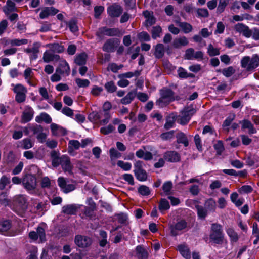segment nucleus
<instances>
[{
	"mask_svg": "<svg viewBox=\"0 0 259 259\" xmlns=\"http://www.w3.org/2000/svg\"><path fill=\"white\" fill-rule=\"evenodd\" d=\"M240 65L245 71L252 72L259 66V57L256 54L251 57L244 56L241 60Z\"/></svg>",
	"mask_w": 259,
	"mask_h": 259,
	"instance_id": "f257e3e1",
	"label": "nucleus"
},
{
	"mask_svg": "<svg viewBox=\"0 0 259 259\" xmlns=\"http://www.w3.org/2000/svg\"><path fill=\"white\" fill-rule=\"evenodd\" d=\"M209 237L210 240L213 243L222 244L224 241V234L222 226L217 223L212 224Z\"/></svg>",
	"mask_w": 259,
	"mask_h": 259,
	"instance_id": "f03ea898",
	"label": "nucleus"
},
{
	"mask_svg": "<svg viewBox=\"0 0 259 259\" xmlns=\"http://www.w3.org/2000/svg\"><path fill=\"white\" fill-rule=\"evenodd\" d=\"M160 98L156 101V105L163 107L175 100L174 92L170 89L165 88L160 90Z\"/></svg>",
	"mask_w": 259,
	"mask_h": 259,
	"instance_id": "7ed1b4c3",
	"label": "nucleus"
},
{
	"mask_svg": "<svg viewBox=\"0 0 259 259\" xmlns=\"http://www.w3.org/2000/svg\"><path fill=\"white\" fill-rule=\"evenodd\" d=\"M22 185L29 193H33L37 186L36 178L35 176L31 174L24 176L22 178Z\"/></svg>",
	"mask_w": 259,
	"mask_h": 259,
	"instance_id": "20e7f679",
	"label": "nucleus"
},
{
	"mask_svg": "<svg viewBox=\"0 0 259 259\" xmlns=\"http://www.w3.org/2000/svg\"><path fill=\"white\" fill-rule=\"evenodd\" d=\"M14 86L13 91L16 94L15 100L18 103H22L25 101L26 94L27 92V89L21 84H17Z\"/></svg>",
	"mask_w": 259,
	"mask_h": 259,
	"instance_id": "39448f33",
	"label": "nucleus"
},
{
	"mask_svg": "<svg viewBox=\"0 0 259 259\" xmlns=\"http://www.w3.org/2000/svg\"><path fill=\"white\" fill-rule=\"evenodd\" d=\"M15 203L16 205V213H17L18 215L23 217L27 207L25 197L23 195L17 196L15 198Z\"/></svg>",
	"mask_w": 259,
	"mask_h": 259,
	"instance_id": "423d86ee",
	"label": "nucleus"
},
{
	"mask_svg": "<svg viewBox=\"0 0 259 259\" xmlns=\"http://www.w3.org/2000/svg\"><path fill=\"white\" fill-rule=\"evenodd\" d=\"M29 237L32 241H35L38 239V243H42L46 241V233L45 228L42 226H39L36 232L31 231Z\"/></svg>",
	"mask_w": 259,
	"mask_h": 259,
	"instance_id": "0eeeda50",
	"label": "nucleus"
},
{
	"mask_svg": "<svg viewBox=\"0 0 259 259\" xmlns=\"http://www.w3.org/2000/svg\"><path fill=\"white\" fill-rule=\"evenodd\" d=\"M187 223L184 220H180L177 222L175 225H171L169 227L170 234L172 236H176L181 234L183 231L187 228Z\"/></svg>",
	"mask_w": 259,
	"mask_h": 259,
	"instance_id": "6e6552de",
	"label": "nucleus"
},
{
	"mask_svg": "<svg viewBox=\"0 0 259 259\" xmlns=\"http://www.w3.org/2000/svg\"><path fill=\"white\" fill-rule=\"evenodd\" d=\"M34 116V111L32 107L28 105L24 106L21 115V123H26L32 120Z\"/></svg>",
	"mask_w": 259,
	"mask_h": 259,
	"instance_id": "1a4fd4ad",
	"label": "nucleus"
},
{
	"mask_svg": "<svg viewBox=\"0 0 259 259\" xmlns=\"http://www.w3.org/2000/svg\"><path fill=\"white\" fill-rule=\"evenodd\" d=\"M40 47V44L38 42H35L32 47H28L25 49L24 51L29 54L30 60H36L38 57Z\"/></svg>",
	"mask_w": 259,
	"mask_h": 259,
	"instance_id": "9d476101",
	"label": "nucleus"
},
{
	"mask_svg": "<svg viewBox=\"0 0 259 259\" xmlns=\"http://www.w3.org/2000/svg\"><path fill=\"white\" fill-rule=\"evenodd\" d=\"M97 35L99 37L102 36L103 35L107 36H117L120 34V31L117 28H108L104 27L99 29L96 33Z\"/></svg>",
	"mask_w": 259,
	"mask_h": 259,
	"instance_id": "9b49d317",
	"label": "nucleus"
},
{
	"mask_svg": "<svg viewBox=\"0 0 259 259\" xmlns=\"http://www.w3.org/2000/svg\"><path fill=\"white\" fill-rule=\"evenodd\" d=\"M75 242L78 246L84 248L92 244V239L85 236L77 235L75 238Z\"/></svg>",
	"mask_w": 259,
	"mask_h": 259,
	"instance_id": "f8f14e48",
	"label": "nucleus"
},
{
	"mask_svg": "<svg viewBox=\"0 0 259 259\" xmlns=\"http://www.w3.org/2000/svg\"><path fill=\"white\" fill-rule=\"evenodd\" d=\"M234 29L237 32L242 34L244 36L249 38L251 36L252 31L249 27L243 23H238L234 26Z\"/></svg>",
	"mask_w": 259,
	"mask_h": 259,
	"instance_id": "ddd939ff",
	"label": "nucleus"
},
{
	"mask_svg": "<svg viewBox=\"0 0 259 259\" xmlns=\"http://www.w3.org/2000/svg\"><path fill=\"white\" fill-rule=\"evenodd\" d=\"M69 64L65 60L60 61L58 67L56 68V72H59L62 76H68L70 73Z\"/></svg>",
	"mask_w": 259,
	"mask_h": 259,
	"instance_id": "4468645a",
	"label": "nucleus"
},
{
	"mask_svg": "<svg viewBox=\"0 0 259 259\" xmlns=\"http://www.w3.org/2000/svg\"><path fill=\"white\" fill-rule=\"evenodd\" d=\"M24 77L28 84L30 86L35 87L36 83L34 80V72L31 68H27L24 71Z\"/></svg>",
	"mask_w": 259,
	"mask_h": 259,
	"instance_id": "2eb2a0df",
	"label": "nucleus"
},
{
	"mask_svg": "<svg viewBox=\"0 0 259 259\" xmlns=\"http://www.w3.org/2000/svg\"><path fill=\"white\" fill-rule=\"evenodd\" d=\"M123 11L122 7L116 4H114L109 7L107 9V12L109 16L112 17H118Z\"/></svg>",
	"mask_w": 259,
	"mask_h": 259,
	"instance_id": "dca6fc26",
	"label": "nucleus"
},
{
	"mask_svg": "<svg viewBox=\"0 0 259 259\" xmlns=\"http://www.w3.org/2000/svg\"><path fill=\"white\" fill-rule=\"evenodd\" d=\"M193 110H185L181 112V115L179 116L178 119V122L182 125H185L187 124L192 115Z\"/></svg>",
	"mask_w": 259,
	"mask_h": 259,
	"instance_id": "f3484780",
	"label": "nucleus"
},
{
	"mask_svg": "<svg viewBox=\"0 0 259 259\" xmlns=\"http://www.w3.org/2000/svg\"><path fill=\"white\" fill-rule=\"evenodd\" d=\"M61 165L63 169L65 172H68L70 174H72L73 166L71 164L70 158L68 156L62 155L61 157Z\"/></svg>",
	"mask_w": 259,
	"mask_h": 259,
	"instance_id": "a211bd4d",
	"label": "nucleus"
},
{
	"mask_svg": "<svg viewBox=\"0 0 259 259\" xmlns=\"http://www.w3.org/2000/svg\"><path fill=\"white\" fill-rule=\"evenodd\" d=\"M81 206V205L74 204L66 205L62 207V211L63 213L66 214H74L77 210L80 208Z\"/></svg>",
	"mask_w": 259,
	"mask_h": 259,
	"instance_id": "6ab92c4d",
	"label": "nucleus"
},
{
	"mask_svg": "<svg viewBox=\"0 0 259 259\" xmlns=\"http://www.w3.org/2000/svg\"><path fill=\"white\" fill-rule=\"evenodd\" d=\"M164 157L165 160L170 162H176L180 159V156L178 153L174 151H167L165 153Z\"/></svg>",
	"mask_w": 259,
	"mask_h": 259,
	"instance_id": "aec40b11",
	"label": "nucleus"
},
{
	"mask_svg": "<svg viewBox=\"0 0 259 259\" xmlns=\"http://www.w3.org/2000/svg\"><path fill=\"white\" fill-rule=\"evenodd\" d=\"M189 44L188 39L185 36L176 38L172 41V46L174 48H180L182 46H186Z\"/></svg>",
	"mask_w": 259,
	"mask_h": 259,
	"instance_id": "412c9836",
	"label": "nucleus"
},
{
	"mask_svg": "<svg viewBox=\"0 0 259 259\" xmlns=\"http://www.w3.org/2000/svg\"><path fill=\"white\" fill-rule=\"evenodd\" d=\"M50 128L52 134L54 136H60L66 134L65 129L56 123H52Z\"/></svg>",
	"mask_w": 259,
	"mask_h": 259,
	"instance_id": "4be33fe9",
	"label": "nucleus"
},
{
	"mask_svg": "<svg viewBox=\"0 0 259 259\" xmlns=\"http://www.w3.org/2000/svg\"><path fill=\"white\" fill-rule=\"evenodd\" d=\"M178 250L181 254L186 259L191 258V253L189 247L185 244H180L178 246Z\"/></svg>",
	"mask_w": 259,
	"mask_h": 259,
	"instance_id": "5701e85b",
	"label": "nucleus"
},
{
	"mask_svg": "<svg viewBox=\"0 0 259 259\" xmlns=\"http://www.w3.org/2000/svg\"><path fill=\"white\" fill-rule=\"evenodd\" d=\"M58 12V10L53 7H47L44 9L40 12L39 16L41 19L47 18L50 15H54Z\"/></svg>",
	"mask_w": 259,
	"mask_h": 259,
	"instance_id": "b1692460",
	"label": "nucleus"
},
{
	"mask_svg": "<svg viewBox=\"0 0 259 259\" xmlns=\"http://www.w3.org/2000/svg\"><path fill=\"white\" fill-rule=\"evenodd\" d=\"M53 53H54L51 52V50L45 51L43 54L44 61L48 63L54 60H58L59 59V56L54 54Z\"/></svg>",
	"mask_w": 259,
	"mask_h": 259,
	"instance_id": "393cba45",
	"label": "nucleus"
},
{
	"mask_svg": "<svg viewBox=\"0 0 259 259\" xmlns=\"http://www.w3.org/2000/svg\"><path fill=\"white\" fill-rule=\"evenodd\" d=\"M143 15L146 18L145 25L147 27H149L155 22V19L153 17V12L145 11L143 12Z\"/></svg>",
	"mask_w": 259,
	"mask_h": 259,
	"instance_id": "a878e982",
	"label": "nucleus"
},
{
	"mask_svg": "<svg viewBox=\"0 0 259 259\" xmlns=\"http://www.w3.org/2000/svg\"><path fill=\"white\" fill-rule=\"evenodd\" d=\"M80 146L81 144L78 141L75 140H70L68 142V152L70 154L72 155L74 150L79 149Z\"/></svg>",
	"mask_w": 259,
	"mask_h": 259,
	"instance_id": "bb28decb",
	"label": "nucleus"
},
{
	"mask_svg": "<svg viewBox=\"0 0 259 259\" xmlns=\"http://www.w3.org/2000/svg\"><path fill=\"white\" fill-rule=\"evenodd\" d=\"M103 115V113L102 111H94L88 115V119L92 122H96L101 119Z\"/></svg>",
	"mask_w": 259,
	"mask_h": 259,
	"instance_id": "cd10ccee",
	"label": "nucleus"
},
{
	"mask_svg": "<svg viewBox=\"0 0 259 259\" xmlns=\"http://www.w3.org/2000/svg\"><path fill=\"white\" fill-rule=\"evenodd\" d=\"M226 231L231 242H236L238 241L239 236L233 228L229 227L226 229Z\"/></svg>",
	"mask_w": 259,
	"mask_h": 259,
	"instance_id": "c85d7f7f",
	"label": "nucleus"
},
{
	"mask_svg": "<svg viewBox=\"0 0 259 259\" xmlns=\"http://www.w3.org/2000/svg\"><path fill=\"white\" fill-rule=\"evenodd\" d=\"M46 47H49L51 51L54 53H61L64 51V47L59 44H49L47 45Z\"/></svg>",
	"mask_w": 259,
	"mask_h": 259,
	"instance_id": "c756f323",
	"label": "nucleus"
},
{
	"mask_svg": "<svg viewBox=\"0 0 259 259\" xmlns=\"http://www.w3.org/2000/svg\"><path fill=\"white\" fill-rule=\"evenodd\" d=\"M176 119V116L171 114L167 117L166 119V122L164 124V128L166 130H168L174 126Z\"/></svg>",
	"mask_w": 259,
	"mask_h": 259,
	"instance_id": "7c9ffc66",
	"label": "nucleus"
},
{
	"mask_svg": "<svg viewBox=\"0 0 259 259\" xmlns=\"http://www.w3.org/2000/svg\"><path fill=\"white\" fill-rule=\"evenodd\" d=\"M88 56L85 53H81L76 56L75 63L78 65H83L85 64Z\"/></svg>",
	"mask_w": 259,
	"mask_h": 259,
	"instance_id": "2f4dec72",
	"label": "nucleus"
},
{
	"mask_svg": "<svg viewBox=\"0 0 259 259\" xmlns=\"http://www.w3.org/2000/svg\"><path fill=\"white\" fill-rule=\"evenodd\" d=\"M35 121L38 123L44 121L47 123H50L52 121V118L48 114L42 113L36 117Z\"/></svg>",
	"mask_w": 259,
	"mask_h": 259,
	"instance_id": "473e14b6",
	"label": "nucleus"
},
{
	"mask_svg": "<svg viewBox=\"0 0 259 259\" xmlns=\"http://www.w3.org/2000/svg\"><path fill=\"white\" fill-rule=\"evenodd\" d=\"M136 95V91L129 92L124 98L121 99V103L123 104H130L135 98Z\"/></svg>",
	"mask_w": 259,
	"mask_h": 259,
	"instance_id": "72a5a7b5",
	"label": "nucleus"
},
{
	"mask_svg": "<svg viewBox=\"0 0 259 259\" xmlns=\"http://www.w3.org/2000/svg\"><path fill=\"white\" fill-rule=\"evenodd\" d=\"M136 253L139 259H147L148 257L147 252L141 246H138L136 247Z\"/></svg>",
	"mask_w": 259,
	"mask_h": 259,
	"instance_id": "f704fd0d",
	"label": "nucleus"
},
{
	"mask_svg": "<svg viewBox=\"0 0 259 259\" xmlns=\"http://www.w3.org/2000/svg\"><path fill=\"white\" fill-rule=\"evenodd\" d=\"M164 54V47L163 44H157L155 48L154 55L157 58H160L163 57Z\"/></svg>",
	"mask_w": 259,
	"mask_h": 259,
	"instance_id": "c9c22d12",
	"label": "nucleus"
},
{
	"mask_svg": "<svg viewBox=\"0 0 259 259\" xmlns=\"http://www.w3.org/2000/svg\"><path fill=\"white\" fill-rule=\"evenodd\" d=\"M242 127L243 129L247 128L249 134H255L256 130L254 128L252 124L248 120H244L242 121Z\"/></svg>",
	"mask_w": 259,
	"mask_h": 259,
	"instance_id": "e433bc0d",
	"label": "nucleus"
},
{
	"mask_svg": "<svg viewBox=\"0 0 259 259\" xmlns=\"http://www.w3.org/2000/svg\"><path fill=\"white\" fill-rule=\"evenodd\" d=\"M177 142L178 143L183 144L185 147H187L189 145L188 140L186 135L180 132L177 135Z\"/></svg>",
	"mask_w": 259,
	"mask_h": 259,
	"instance_id": "4c0bfd02",
	"label": "nucleus"
},
{
	"mask_svg": "<svg viewBox=\"0 0 259 259\" xmlns=\"http://www.w3.org/2000/svg\"><path fill=\"white\" fill-rule=\"evenodd\" d=\"M134 173L136 178L140 181H145L147 179V176L146 172L143 169L134 170Z\"/></svg>",
	"mask_w": 259,
	"mask_h": 259,
	"instance_id": "58836bf2",
	"label": "nucleus"
},
{
	"mask_svg": "<svg viewBox=\"0 0 259 259\" xmlns=\"http://www.w3.org/2000/svg\"><path fill=\"white\" fill-rule=\"evenodd\" d=\"M20 147L24 149H28L33 146L34 143L29 138H25L20 142Z\"/></svg>",
	"mask_w": 259,
	"mask_h": 259,
	"instance_id": "ea45409f",
	"label": "nucleus"
},
{
	"mask_svg": "<svg viewBox=\"0 0 259 259\" xmlns=\"http://www.w3.org/2000/svg\"><path fill=\"white\" fill-rule=\"evenodd\" d=\"M170 208V205L169 202L165 199H162L159 202V209L160 211L163 213V212L166 210L169 209Z\"/></svg>",
	"mask_w": 259,
	"mask_h": 259,
	"instance_id": "a19ab883",
	"label": "nucleus"
},
{
	"mask_svg": "<svg viewBox=\"0 0 259 259\" xmlns=\"http://www.w3.org/2000/svg\"><path fill=\"white\" fill-rule=\"evenodd\" d=\"M103 51L107 52H113L114 50V45L113 41L111 39L107 40L103 47Z\"/></svg>",
	"mask_w": 259,
	"mask_h": 259,
	"instance_id": "79ce46f5",
	"label": "nucleus"
},
{
	"mask_svg": "<svg viewBox=\"0 0 259 259\" xmlns=\"http://www.w3.org/2000/svg\"><path fill=\"white\" fill-rule=\"evenodd\" d=\"M140 73L141 72L140 71L136 70L134 72H128L119 74L118 77L125 78H130L133 76L137 77L140 75Z\"/></svg>",
	"mask_w": 259,
	"mask_h": 259,
	"instance_id": "37998d69",
	"label": "nucleus"
},
{
	"mask_svg": "<svg viewBox=\"0 0 259 259\" xmlns=\"http://www.w3.org/2000/svg\"><path fill=\"white\" fill-rule=\"evenodd\" d=\"M178 25L185 33H188L192 30V26L187 22H179Z\"/></svg>",
	"mask_w": 259,
	"mask_h": 259,
	"instance_id": "c03bdc74",
	"label": "nucleus"
},
{
	"mask_svg": "<svg viewBox=\"0 0 259 259\" xmlns=\"http://www.w3.org/2000/svg\"><path fill=\"white\" fill-rule=\"evenodd\" d=\"M28 43L27 39H13L9 41V44L12 46H20Z\"/></svg>",
	"mask_w": 259,
	"mask_h": 259,
	"instance_id": "a18cd8bd",
	"label": "nucleus"
},
{
	"mask_svg": "<svg viewBox=\"0 0 259 259\" xmlns=\"http://www.w3.org/2000/svg\"><path fill=\"white\" fill-rule=\"evenodd\" d=\"M11 227V223L9 221H0V232L3 233L7 231Z\"/></svg>",
	"mask_w": 259,
	"mask_h": 259,
	"instance_id": "49530a36",
	"label": "nucleus"
},
{
	"mask_svg": "<svg viewBox=\"0 0 259 259\" xmlns=\"http://www.w3.org/2000/svg\"><path fill=\"white\" fill-rule=\"evenodd\" d=\"M178 73L179 77L182 78H186L188 77H193V74L191 73H188L187 71L184 68L180 67L178 69Z\"/></svg>",
	"mask_w": 259,
	"mask_h": 259,
	"instance_id": "de8ad7c7",
	"label": "nucleus"
},
{
	"mask_svg": "<svg viewBox=\"0 0 259 259\" xmlns=\"http://www.w3.org/2000/svg\"><path fill=\"white\" fill-rule=\"evenodd\" d=\"M205 207L207 211H214L216 208V203L215 201L212 199L208 200L205 203Z\"/></svg>",
	"mask_w": 259,
	"mask_h": 259,
	"instance_id": "09e8293b",
	"label": "nucleus"
},
{
	"mask_svg": "<svg viewBox=\"0 0 259 259\" xmlns=\"http://www.w3.org/2000/svg\"><path fill=\"white\" fill-rule=\"evenodd\" d=\"M197 214L199 218L201 219H204L207 214V210L206 208L201 206L197 205L196 206Z\"/></svg>",
	"mask_w": 259,
	"mask_h": 259,
	"instance_id": "8fccbe9b",
	"label": "nucleus"
},
{
	"mask_svg": "<svg viewBox=\"0 0 259 259\" xmlns=\"http://www.w3.org/2000/svg\"><path fill=\"white\" fill-rule=\"evenodd\" d=\"M207 53L210 56H214L220 54L219 49L214 48L212 44H209L207 48Z\"/></svg>",
	"mask_w": 259,
	"mask_h": 259,
	"instance_id": "3c124183",
	"label": "nucleus"
},
{
	"mask_svg": "<svg viewBox=\"0 0 259 259\" xmlns=\"http://www.w3.org/2000/svg\"><path fill=\"white\" fill-rule=\"evenodd\" d=\"M75 82L79 88H86L90 85V81L87 79L76 78Z\"/></svg>",
	"mask_w": 259,
	"mask_h": 259,
	"instance_id": "603ef678",
	"label": "nucleus"
},
{
	"mask_svg": "<svg viewBox=\"0 0 259 259\" xmlns=\"http://www.w3.org/2000/svg\"><path fill=\"white\" fill-rule=\"evenodd\" d=\"M117 165L125 171H128L132 168V164L129 162H125L121 160L117 162Z\"/></svg>",
	"mask_w": 259,
	"mask_h": 259,
	"instance_id": "864d4df0",
	"label": "nucleus"
},
{
	"mask_svg": "<svg viewBox=\"0 0 259 259\" xmlns=\"http://www.w3.org/2000/svg\"><path fill=\"white\" fill-rule=\"evenodd\" d=\"M195 50L193 48L187 49L184 55V58L187 60H194Z\"/></svg>",
	"mask_w": 259,
	"mask_h": 259,
	"instance_id": "5fc2aeb1",
	"label": "nucleus"
},
{
	"mask_svg": "<svg viewBox=\"0 0 259 259\" xmlns=\"http://www.w3.org/2000/svg\"><path fill=\"white\" fill-rule=\"evenodd\" d=\"M252 17L249 14H243L242 15H234L233 16V20L235 21H241L244 19L250 20Z\"/></svg>",
	"mask_w": 259,
	"mask_h": 259,
	"instance_id": "6e6d98bb",
	"label": "nucleus"
},
{
	"mask_svg": "<svg viewBox=\"0 0 259 259\" xmlns=\"http://www.w3.org/2000/svg\"><path fill=\"white\" fill-rule=\"evenodd\" d=\"M229 3V0H220L217 8V13H222Z\"/></svg>",
	"mask_w": 259,
	"mask_h": 259,
	"instance_id": "4d7b16f0",
	"label": "nucleus"
},
{
	"mask_svg": "<svg viewBox=\"0 0 259 259\" xmlns=\"http://www.w3.org/2000/svg\"><path fill=\"white\" fill-rule=\"evenodd\" d=\"M115 129V127L111 124L107 126L102 127L100 128V132L104 135H108L111 133Z\"/></svg>",
	"mask_w": 259,
	"mask_h": 259,
	"instance_id": "13d9d810",
	"label": "nucleus"
},
{
	"mask_svg": "<svg viewBox=\"0 0 259 259\" xmlns=\"http://www.w3.org/2000/svg\"><path fill=\"white\" fill-rule=\"evenodd\" d=\"M138 192L143 196H147L150 193V190L149 187L145 186H140L138 189Z\"/></svg>",
	"mask_w": 259,
	"mask_h": 259,
	"instance_id": "bf43d9fd",
	"label": "nucleus"
},
{
	"mask_svg": "<svg viewBox=\"0 0 259 259\" xmlns=\"http://www.w3.org/2000/svg\"><path fill=\"white\" fill-rule=\"evenodd\" d=\"M214 148L219 155H221L224 150V145L221 141H217L214 145Z\"/></svg>",
	"mask_w": 259,
	"mask_h": 259,
	"instance_id": "052dcab7",
	"label": "nucleus"
},
{
	"mask_svg": "<svg viewBox=\"0 0 259 259\" xmlns=\"http://www.w3.org/2000/svg\"><path fill=\"white\" fill-rule=\"evenodd\" d=\"M162 31L161 28L157 26L153 27L152 30V36L153 39H156L160 36V34Z\"/></svg>",
	"mask_w": 259,
	"mask_h": 259,
	"instance_id": "680f3d73",
	"label": "nucleus"
},
{
	"mask_svg": "<svg viewBox=\"0 0 259 259\" xmlns=\"http://www.w3.org/2000/svg\"><path fill=\"white\" fill-rule=\"evenodd\" d=\"M10 183V180L5 176H3L0 179V190H4L6 186Z\"/></svg>",
	"mask_w": 259,
	"mask_h": 259,
	"instance_id": "e2e57ef3",
	"label": "nucleus"
},
{
	"mask_svg": "<svg viewBox=\"0 0 259 259\" xmlns=\"http://www.w3.org/2000/svg\"><path fill=\"white\" fill-rule=\"evenodd\" d=\"M172 187V184L171 182L168 181L164 183L162 186V189L165 195H168Z\"/></svg>",
	"mask_w": 259,
	"mask_h": 259,
	"instance_id": "0e129e2a",
	"label": "nucleus"
},
{
	"mask_svg": "<svg viewBox=\"0 0 259 259\" xmlns=\"http://www.w3.org/2000/svg\"><path fill=\"white\" fill-rule=\"evenodd\" d=\"M29 128L30 131L33 132L34 134L38 135L42 131H43V128L41 126L39 125H29Z\"/></svg>",
	"mask_w": 259,
	"mask_h": 259,
	"instance_id": "69168bd1",
	"label": "nucleus"
},
{
	"mask_svg": "<svg viewBox=\"0 0 259 259\" xmlns=\"http://www.w3.org/2000/svg\"><path fill=\"white\" fill-rule=\"evenodd\" d=\"M197 17H207L209 15V13L206 9L199 8L197 10Z\"/></svg>",
	"mask_w": 259,
	"mask_h": 259,
	"instance_id": "338daca9",
	"label": "nucleus"
},
{
	"mask_svg": "<svg viewBox=\"0 0 259 259\" xmlns=\"http://www.w3.org/2000/svg\"><path fill=\"white\" fill-rule=\"evenodd\" d=\"M105 87L106 90L110 93H113L117 89V87L113 81H109L106 83L105 85Z\"/></svg>",
	"mask_w": 259,
	"mask_h": 259,
	"instance_id": "774afa93",
	"label": "nucleus"
}]
</instances>
